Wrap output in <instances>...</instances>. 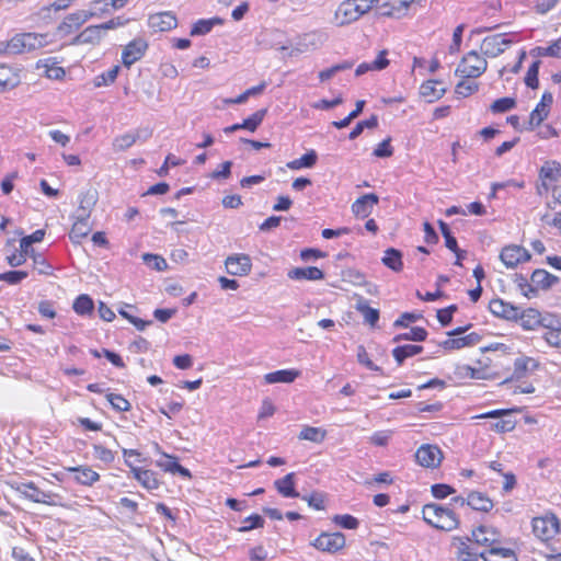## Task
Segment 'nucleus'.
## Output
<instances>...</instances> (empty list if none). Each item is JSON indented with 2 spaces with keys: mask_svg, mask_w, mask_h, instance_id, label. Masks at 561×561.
<instances>
[{
  "mask_svg": "<svg viewBox=\"0 0 561 561\" xmlns=\"http://www.w3.org/2000/svg\"><path fill=\"white\" fill-rule=\"evenodd\" d=\"M540 60L534 61L527 70L525 76V84L531 89H537L539 85L538 73L540 68Z\"/></svg>",
  "mask_w": 561,
  "mask_h": 561,
  "instance_id": "50",
  "label": "nucleus"
},
{
  "mask_svg": "<svg viewBox=\"0 0 561 561\" xmlns=\"http://www.w3.org/2000/svg\"><path fill=\"white\" fill-rule=\"evenodd\" d=\"M299 375L300 373L296 369H280L266 374L264 380L266 383H290Z\"/></svg>",
  "mask_w": 561,
  "mask_h": 561,
  "instance_id": "31",
  "label": "nucleus"
},
{
  "mask_svg": "<svg viewBox=\"0 0 561 561\" xmlns=\"http://www.w3.org/2000/svg\"><path fill=\"white\" fill-rule=\"evenodd\" d=\"M541 181L558 182L561 178V164L557 161H547L539 171Z\"/></svg>",
  "mask_w": 561,
  "mask_h": 561,
  "instance_id": "34",
  "label": "nucleus"
},
{
  "mask_svg": "<svg viewBox=\"0 0 561 561\" xmlns=\"http://www.w3.org/2000/svg\"><path fill=\"white\" fill-rule=\"evenodd\" d=\"M390 138L382 140L378 146L374 149L373 154L377 158H388L393 153V149L390 145Z\"/></svg>",
  "mask_w": 561,
  "mask_h": 561,
  "instance_id": "63",
  "label": "nucleus"
},
{
  "mask_svg": "<svg viewBox=\"0 0 561 561\" xmlns=\"http://www.w3.org/2000/svg\"><path fill=\"white\" fill-rule=\"evenodd\" d=\"M312 546L321 551L336 552L345 546V537L342 533H323L314 539Z\"/></svg>",
  "mask_w": 561,
  "mask_h": 561,
  "instance_id": "10",
  "label": "nucleus"
},
{
  "mask_svg": "<svg viewBox=\"0 0 561 561\" xmlns=\"http://www.w3.org/2000/svg\"><path fill=\"white\" fill-rule=\"evenodd\" d=\"M142 259L148 266L156 271H164L168 266L167 261L157 254L146 253Z\"/></svg>",
  "mask_w": 561,
  "mask_h": 561,
  "instance_id": "60",
  "label": "nucleus"
},
{
  "mask_svg": "<svg viewBox=\"0 0 561 561\" xmlns=\"http://www.w3.org/2000/svg\"><path fill=\"white\" fill-rule=\"evenodd\" d=\"M138 139H140L139 134L126 133V134L119 135V136L115 137L113 140V144H112L113 150L116 152L125 151L128 148H130L134 144H136Z\"/></svg>",
  "mask_w": 561,
  "mask_h": 561,
  "instance_id": "37",
  "label": "nucleus"
},
{
  "mask_svg": "<svg viewBox=\"0 0 561 561\" xmlns=\"http://www.w3.org/2000/svg\"><path fill=\"white\" fill-rule=\"evenodd\" d=\"M148 48V43L144 38H135L128 43L122 53V62L129 68L136 61L140 60Z\"/></svg>",
  "mask_w": 561,
  "mask_h": 561,
  "instance_id": "9",
  "label": "nucleus"
},
{
  "mask_svg": "<svg viewBox=\"0 0 561 561\" xmlns=\"http://www.w3.org/2000/svg\"><path fill=\"white\" fill-rule=\"evenodd\" d=\"M21 83V70L16 67L0 64V92L9 91Z\"/></svg>",
  "mask_w": 561,
  "mask_h": 561,
  "instance_id": "14",
  "label": "nucleus"
},
{
  "mask_svg": "<svg viewBox=\"0 0 561 561\" xmlns=\"http://www.w3.org/2000/svg\"><path fill=\"white\" fill-rule=\"evenodd\" d=\"M119 66L116 65L110 68L107 71L96 76L94 79V85L100 88L112 84L116 80L119 73Z\"/></svg>",
  "mask_w": 561,
  "mask_h": 561,
  "instance_id": "44",
  "label": "nucleus"
},
{
  "mask_svg": "<svg viewBox=\"0 0 561 561\" xmlns=\"http://www.w3.org/2000/svg\"><path fill=\"white\" fill-rule=\"evenodd\" d=\"M539 367L537 359L528 356H520L514 360V369L511 379L519 380L524 378L528 371L536 370Z\"/></svg>",
  "mask_w": 561,
  "mask_h": 561,
  "instance_id": "23",
  "label": "nucleus"
},
{
  "mask_svg": "<svg viewBox=\"0 0 561 561\" xmlns=\"http://www.w3.org/2000/svg\"><path fill=\"white\" fill-rule=\"evenodd\" d=\"M378 126V117L376 115H371L368 119L360 121L356 124V126L352 129L348 135L351 140L356 139L365 128L374 129Z\"/></svg>",
  "mask_w": 561,
  "mask_h": 561,
  "instance_id": "47",
  "label": "nucleus"
},
{
  "mask_svg": "<svg viewBox=\"0 0 561 561\" xmlns=\"http://www.w3.org/2000/svg\"><path fill=\"white\" fill-rule=\"evenodd\" d=\"M91 14V19L101 18L111 12L105 0H93L90 2V8L88 9Z\"/></svg>",
  "mask_w": 561,
  "mask_h": 561,
  "instance_id": "56",
  "label": "nucleus"
},
{
  "mask_svg": "<svg viewBox=\"0 0 561 561\" xmlns=\"http://www.w3.org/2000/svg\"><path fill=\"white\" fill-rule=\"evenodd\" d=\"M265 114H266V110H259V111H256L250 117L245 118L241 123L242 128L247 129L249 131H255L256 128L263 122Z\"/></svg>",
  "mask_w": 561,
  "mask_h": 561,
  "instance_id": "48",
  "label": "nucleus"
},
{
  "mask_svg": "<svg viewBox=\"0 0 561 561\" xmlns=\"http://www.w3.org/2000/svg\"><path fill=\"white\" fill-rule=\"evenodd\" d=\"M478 89L479 84L477 82L462 80L457 83L455 93L461 98H467L477 92Z\"/></svg>",
  "mask_w": 561,
  "mask_h": 561,
  "instance_id": "55",
  "label": "nucleus"
},
{
  "mask_svg": "<svg viewBox=\"0 0 561 561\" xmlns=\"http://www.w3.org/2000/svg\"><path fill=\"white\" fill-rule=\"evenodd\" d=\"M422 513L427 524L444 531H451L459 525L457 515L449 507L438 504H426Z\"/></svg>",
  "mask_w": 561,
  "mask_h": 561,
  "instance_id": "1",
  "label": "nucleus"
},
{
  "mask_svg": "<svg viewBox=\"0 0 561 561\" xmlns=\"http://www.w3.org/2000/svg\"><path fill=\"white\" fill-rule=\"evenodd\" d=\"M420 93L422 96L426 98L428 102H435L443 98L446 93V89L442 87L440 81L428 80L421 85Z\"/></svg>",
  "mask_w": 561,
  "mask_h": 561,
  "instance_id": "26",
  "label": "nucleus"
},
{
  "mask_svg": "<svg viewBox=\"0 0 561 561\" xmlns=\"http://www.w3.org/2000/svg\"><path fill=\"white\" fill-rule=\"evenodd\" d=\"M96 198L95 195L91 192H87L80 195L79 207L76 210V214L90 217L91 209L95 205Z\"/></svg>",
  "mask_w": 561,
  "mask_h": 561,
  "instance_id": "43",
  "label": "nucleus"
},
{
  "mask_svg": "<svg viewBox=\"0 0 561 561\" xmlns=\"http://www.w3.org/2000/svg\"><path fill=\"white\" fill-rule=\"evenodd\" d=\"M14 490L23 497L34 502L46 504L50 506H57L62 504V496L39 489L34 482H16L13 485Z\"/></svg>",
  "mask_w": 561,
  "mask_h": 561,
  "instance_id": "2",
  "label": "nucleus"
},
{
  "mask_svg": "<svg viewBox=\"0 0 561 561\" xmlns=\"http://www.w3.org/2000/svg\"><path fill=\"white\" fill-rule=\"evenodd\" d=\"M91 19L90 11L88 10H78L68 14L61 24L59 25V31L62 33H70L73 28H79L82 24L88 22Z\"/></svg>",
  "mask_w": 561,
  "mask_h": 561,
  "instance_id": "18",
  "label": "nucleus"
},
{
  "mask_svg": "<svg viewBox=\"0 0 561 561\" xmlns=\"http://www.w3.org/2000/svg\"><path fill=\"white\" fill-rule=\"evenodd\" d=\"M274 486L284 497L294 499L299 496V493L295 489L294 472L287 473L284 478L276 480Z\"/></svg>",
  "mask_w": 561,
  "mask_h": 561,
  "instance_id": "29",
  "label": "nucleus"
},
{
  "mask_svg": "<svg viewBox=\"0 0 561 561\" xmlns=\"http://www.w3.org/2000/svg\"><path fill=\"white\" fill-rule=\"evenodd\" d=\"M28 276L25 271H8L0 273V280L7 282L10 285H16Z\"/></svg>",
  "mask_w": 561,
  "mask_h": 561,
  "instance_id": "59",
  "label": "nucleus"
},
{
  "mask_svg": "<svg viewBox=\"0 0 561 561\" xmlns=\"http://www.w3.org/2000/svg\"><path fill=\"white\" fill-rule=\"evenodd\" d=\"M226 270L230 275L244 276L251 272L252 262L247 254H233L227 257Z\"/></svg>",
  "mask_w": 561,
  "mask_h": 561,
  "instance_id": "13",
  "label": "nucleus"
},
{
  "mask_svg": "<svg viewBox=\"0 0 561 561\" xmlns=\"http://www.w3.org/2000/svg\"><path fill=\"white\" fill-rule=\"evenodd\" d=\"M416 462L424 468H437L443 460V453L435 445L424 444L415 453Z\"/></svg>",
  "mask_w": 561,
  "mask_h": 561,
  "instance_id": "8",
  "label": "nucleus"
},
{
  "mask_svg": "<svg viewBox=\"0 0 561 561\" xmlns=\"http://www.w3.org/2000/svg\"><path fill=\"white\" fill-rule=\"evenodd\" d=\"M89 218L90 217L75 214V222L70 231L71 240L80 242L81 239L85 238L90 233L92 228L89 224Z\"/></svg>",
  "mask_w": 561,
  "mask_h": 561,
  "instance_id": "30",
  "label": "nucleus"
},
{
  "mask_svg": "<svg viewBox=\"0 0 561 561\" xmlns=\"http://www.w3.org/2000/svg\"><path fill=\"white\" fill-rule=\"evenodd\" d=\"M288 277L295 280H320L324 278V273L316 266L296 267L288 272Z\"/></svg>",
  "mask_w": 561,
  "mask_h": 561,
  "instance_id": "25",
  "label": "nucleus"
},
{
  "mask_svg": "<svg viewBox=\"0 0 561 561\" xmlns=\"http://www.w3.org/2000/svg\"><path fill=\"white\" fill-rule=\"evenodd\" d=\"M370 10V3L362 7L357 3V0H347L342 2L335 13L334 21L336 25L344 26L352 22L357 21L363 14Z\"/></svg>",
  "mask_w": 561,
  "mask_h": 561,
  "instance_id": "5",
  "label": "nucleus"
},
{
  "mask_svg": "<svg viewBox=\"0 0 561 561\" xmlns=\"http://www.w3.org/2000/svg\"><path fill=\"white\" fill-rule=\"evenodd\" d=\"M107 401L111 403L113 409L118 412H125L130 409V403L123 396L116 393H108L106 396Z\"/></svg>",
  "mask_w": 561,
  "mask_h": 561,
  "instance_id": "58",
  "label": "nucleus"
},
{
  "mask_svg": "<svg viewBox=\"0 0 561 561\" xmlns=\"http://www.w3.org/2000/svg\"><path fill=\"white\" fill-rule=\"evenodd\" d=\"M481 553H484V551H478L467 541L460 540L457 552L459 561H478L481 558Z\"/></svg>",
  "mask_w": 561,
  "mask_h": 561,
  "instance_id": "38",
  "label": "nucleus"
},
{
  "mask_svg": "<svg viewBox=\"0 0 561 561\" xmlns=\"http://www.w3.org/2000/svg\"><path fill=\"white\" fill-rule=\"evenodd\" d=\"M484 561H517V557L512 549L492 547L490 550L481 553Z\"/></svg>",
  "mask_w": 561,
  "mask_h": 561,
  "instance_id": "32",
  "label": "nucleus"
},
{
  "mask_svg": "<svg viewBox=\"0 0 561 561\" xmlns=\"http://www.w3.org/2000/svg\"><path fill=\"white\" fill-rule=\"evenodd\" d=\"M26 51H32L47 45V35L36 33H23Z\"/></svg>",
  "mask_w": 561,
  "mask_h": 561,
  "instance_id": "41",
  "label": "nucleus"
},
{
  "mask_svg": "<svg viewBox=\"0 0 561 561\" xmlns=\"http://www.w3.org/2000/svg\"><path fill=\"white\" fill-rule=\"evenodd\" d=\"M542 339L549 346L561 350V323L554 318L546 319Z\"/></svg>",
  "mask_w": 561,
  "mask_h": 561,
  "instance_id": "19",
  "label": "nucleus"
},
{
  "mask_svg": "<svg viewBox=\"0 0 561 561\" xmlns=\"http://www.w3.org/2000/svg\"><path fill=\"white\" fill-rule=\"evenodd\" d=\"M422 351H423V347L420 345L407 344V345H400V346H397L396 348H393L392 355H393L396 362L398 363V365H402L407 358L417 355Z\"/></svg>",
  "mask_w": 561,
  "mask_h": 561,
  "instance_id": "36",
  "label": "nucleus"
},
{
  "mask_svg": "<svg viewBox=\"0 0 561 561\" xmlns=\"http://www.w3.org/2000/svg\"><path fill=\"white\" fill-rule=\"evenodd\" d=\"M427 332L424 328L413 327L409 332L394 336L393 341L399 342L402 340L422 342L426 339Z\"/></svg>",
  "mask_w": 561,
  "mask_h": 561,
  "instance_id": "45",
  "label": "nucleus"
},
{
  "mask_svg": "<svg viewBox=\"0 0 561 561\" xmlns=\"http://www.w3.org/2000/svg\"><path fill=\"white\" fill-rule=\"evenodd\" d=\"M72 308L80 316H89L94 309V304L89 295L82 294L76 298Z\"/></svg>",
  "mask_w": 561,
  "mask_h": 561,
  "instance_id": "40",
  "label": "nucleus"
},
{
  "mask_svg": "<svg viewBox=\"0 0 561 561\" xmlns=\"http://www.w3.org/2000/svg\"><path fill=\"white\" fill-rule=\"evenodd\" d=\"M318 156L314 150L301 156L299 159H295L287 163V167L291 170H298L301 168H311L316 164Z\"/></svg>",
  "mask_w": 561,
  "mask_h": 561,
  "instance_id": "42",
  "label": "nucleus"
},
{
  "mask_svg": "<svg viewBox=\"0 0 561 561\" xmlns=\"http://www.w3.org/2000/svg\"><path fill=\"white\" fill-rule=\"evenodd\" d=\"M327 436V431L320 427L305 426L299 435V439L309 440L312 443H322Z\"/></svg>",
  "mask_w": 561,
  "mask_h": 561,
  "instance_id": "39",
  "label": "nucleus"
},
{
  "mask_svg": "<svg viewBox=\"0 0 561 561\" xmlns=\"http://www.w3.org/2000/svg\"><path fill=\"white\" fill-rule=\"evenodd\" d=\"M516 106V101L513 98H501L495 100L491 106L490 110L493 113H505Z\"/></svg>",
  "mask_w": 561,
  "mask_h": 561,
  "instance_id": "53",
  "label": "nucleus"
},
{
  "mask_svg": "<svg viewBox=\"0 0 561 561\" xmlns=\"http://www.w3.org/2000/svg\"><path fill=\"white\" fill-rule=\"evenodd\" d=\"M500 259L506 267H515L522 262L530 260L529 252L520 245H507L503 248Z\"/></svg>",
  "mask_w": 561,
  "mask_h": 561,
  "instance_id": "11",
  "label": "nucleus"
},
{
  "mask_svg": "<svg viewBox=\"0 0 561 561\" xmlns=\"http://www.w3.org/2000/svg\"><path fill=\"white\" fill-rule=\"evenodd\" d=\"M104 34L102 32V28L100 27V24L98 25H90L85 27L83 31H81L75 38L73 44L76 45H83V44H91V45H98L103 39Z\"/></svg>",
  "mask_w": 561,
  "mask_h": 561,
  "instance_id": "22",
  "label": "nucleus"
},
{
  "mask_svg": "<svg viewBox=\"0 0 561 561\" xmlns=\"http://www.w3.org/2000/svg\"><path fill=\"white\" fill-rule=\"evenodd\" d=\"M520 320V325L526 330H535L537 327H542L545 329V323H548L546 319H550V316H541V313L534 308H528L524 310L520 314H518Z\"/></svg>",
  "mask_w": 561,
  "mask_h": 561,
  "instance_id": "17",
  "label": "nucleus"
},
{
  "mask_svg": "<svg viewBox=\"0 0 561 561\" xmlns=\"http://www.w3.org/2000/svg\"><path fill=\"white\" fill-rule=\"evenodd\" d=\"M333 522L345 529H356L358 527V519L352 515H335Z\"/></svg>",
  "mask_w": 561,
  "mask_h": 561,
  "instance_id": "61",
  "label": "nucleus"
},
{
  "mask_svg": "<svg viewBox=\"0 0 561 561\" xmlns=\"http://www.w3.org/2000/svg\"><path fill=\"white\" fill-rule=\"evenodd\" d=\"M357 310L362 313L366 323L370 324L371 327L376 325L379 320L378 309L371 308L365 304H359L357 306Z\"/></svg>",
  "mask_w": 561,
  "mask_h": 561,
  "instance_id": "49",
  "label": "nucleus"
},
{
  "mask_svg": "<svg viewBox=\"0 0 561 561\" xmlns=\"http://www.w3.org/2000/svg\"><path fill=\"white\" fill-rule=\"evenodd\" d=\"M467 505L476 511L489 512L493 507V502L484 493L473 491L467 497Z\"/></svg>",
  "mask_w": 561,
  "mask_h": 561,
  "instance_id": "33",
  "label": "nucleus"
},
{
  "mask_svg": "<svg viewBox=\"0 0 561 561\" xmlns=\"http://www.w3.org/2000/svg\"><path fill=\"white\" fill-rule=\"evenodd\" d=\"M381 261L393 272H400L403 267L402 253L394 248L387 249Z\"/></svg>",
  "mask_w": 561,
  "mask_h": 561,
  "instance_id": "35",
  "label": "nucleus"
},
{
  "mask_svg": "<svg viewBox=\"0 0 561 561\" xmlns=\"http://www.w3.org/2000/svg\"><path fill=\"white\" fill-rule=\"evenodd\" d=\"M154 449L157 453L161 454V458L156 461V465L161 468L165 472H170L172 474L179 473L184 478H191V472L188 469L182 467L176 457L168 455L160 450V446L158 444L154 445Z\"/></svg>",
  "mask_w": 561,
  "mask_h": 561,
  "instance_id": "12",
  "label": "nucleus"
},
{
  "mask_svg": "<svg viewBox=\"0 0 561 561\" xmlns=\"http://www.w3.org/2000/svg\"><path fill=\"white\" fill-rule=\"evenodd\" d=\"M264 525V518L261 515L253 514L248 516L243 520V526H241L238 530L240 533H248L255 528H261Z\"/></svg>",
  "mask_w": 561,
  "mask_h": 561,
  "instance_id": "57",
  "label": "nucleus"
},
{
  "mask_svg": "<svg viewBox=\"0 0 561 561\" xmlns=\"http://www.w3.org/2000/svg\"><path fill=\"white\" fill-rule=\"evenodd\" d=\"M93 456L104 463H112L115 459V454L100 444L93 445Z\"/></svg>",
  "mask_w": 561,
  "mask_h": 561,
  "instance_id": "54",
  "label": "nucleus"
},
{
  "mask_svg": "<svg viewBox=\"0 0 561 561\" xmlns=\"http://www.w3.org/2000/svg\"><path fill=\"white\" fill-rule=\"evenodd\" d=\"M148 25L154 32H167L176 27L178 20L176 16L170 12H160L156 14H151L148 19Z\"/></svg>",
  "mask_w": 561,
  "mask_h": 561,
  "instance_id": "15",
  "label": "nucleus"
},
{
  "mask_svg": "<svg viewBox=\"0 0 561 561\" xmlns=\"http://www.w3.org/2000/svg\"><path fill=\"white\" fill-rule=\"evenodd\" d=\"M530 280L531 285L536 288V290L538 288L546 290L551 288L554 284H557L559 282V278L550 274L546 270L539 268L533 272Z\"/></svg>",
  "mask_w": 561,
  "mask_h": 561,
  "instance_id": "27",
  "label": "nucleus"
},
{
  "mask_svg": "<svg viewBox=\"0 0 561 561\" xmlns=\"http://www.w3.org/2000/svg\"><path fill=\"white\" fill-rule=\"evenodd\" d=\"M514 282L517 285V287L520 289L523 295L526 296L527 298H530V297H534L537 295L536 288L528 282L527 277L524 276L523 274H516Z\"/></svg>",
  "mask_w": 561,
  "mask_h": 561,
  "instance_id": "51",
  "label": "nucleus"
},
{
  "mask_svg": "<svg viewBox=\"0 0 561 561\" xmlns=\"http://www.w3.org/2000/svg\"><path fill=\"white\" fill-rule=\"evenodd\" d=\"M329 41V34L324 30H313L297 37L289 55L313 51L321 48Z\"/></svg>",
  "mask_w": 561,
  "mask_h": 561,
  "instance_id": "4",
  "label": "nucleus"
},
{
  "mask_svg": "<svg viewBox=\"0 0 561 561\" xmlns=\"http://www.w3.org/2000/svg\"><path fill=\"white\" fill-rule=\"evenodd\" d=\"M139 483L148 491H153L159 489L160 482L157 478V474L149 469H146L142 473Z\"/></svg>",
  "mask_w": 561,
  "mask_h": 561,
  "instance_id": "52",
  "label": "nucleus"
},
{
  "mask_svg": "<svg viewBox=\"0 0 561 561\" xmlns=\"http://www.w3.org/2000/svg\"><path fill=\"white\" fill-rule=\"evenodd\" d=\"M490 311L496 316L507 320L516 319L519 314L517 308L503 301L502 299H493L490 302Z\"/></svg>",
  "mask_w": 561,
  "mask_h": 561,
  "instance_id": "24",
  "label": "nucleus"
},
{
  "mask_svg": "<svg viewBox=\"0 0 561 561\" xmlns=\"http://www.w3.org/2000/svg\"><path fill=\"white\" fill-rule=\"evenodd\" d=\"M432 494L436 499H445L455 493V489L448 484L437 483L432 485Z\"/></svg>",
  "mask_w": 561,
  "mask_h": 561,
  "instance_id": "64",
  "label": "nucleus"
},
{
  "mask_svg": "<svg viewBox=\"0 0 561 561\" xmlns=\"http://www.w3.org/2000/svg\"><path fill=\"white\" fill-rule=\"evenodd\" d=\"M486 59L478 51L471 50L466 54L456 68L455 75L465 79H476L485 72Z\"/></svg>",
  "mask_w": 561,
  "mask_h": 561,
  "instance_id": "3",
  "label": "nucleus"
},
{
  "mask_svg": "<svg viewBox=\"0 0 561 561\" xmlns=\"http://www.w3.org/2000/svg\"><path fill=\"white\" fill-rule=\"evenodd\" d=\"M533 531L542 541L552 539L560 530V523L556 515L546 514L533 519Z\"/></svg>",
  "mask_w": 561,
  "mask_h": 561,
  "instance_id": "6",
  "label": "nucleus"
},
{
  "mask_svg": "<svg viewBox=\"0 0 561 561\" xmlns=\"http://www.w3.org/2000/svg\"><path fill=\"white\" fill-rule=\"evenodd\" d=\"M224 19L219 16H214L210 19H199L197 20L192 28H191V36H203L211 32V30L217 25L224 24Z\"/></svg>",
  "mask_w": 561,
  "mask_h": 561,
  "instance_id": "28",
  "label": "nucleus"
},
{
  "mask_svg": "<svg viewBox=\"0 0 561 561\" xmlns=\"http://www.w3.org/2000/svg\"><path fill=\"white\" fill-rule=\"evenodd\" d=\"M67 471L75 473V481L81 485L91 486L100 480V474L89 466L69 467Z\"/></svg>",
  "mask_w": 561,
  "mask_h": 561,
  "instance_id": "21",
  "label": "nucleus"
},
{
  "mask_svg": "<svg viewBox=\"0 0 561 561\" xmlns=\"http://www.w3.org/2000/svg\"><path fill=\"white\" fill-rule=\"evenodd\" d=\"M379 202V197L374 193H368L357 198L352 204V211L357 218H367L375 205Z\"/></svg>",
  "mask_w": 561,
  "mask_h": 561,
  "instance_id": "16",
  "label": "nucleus"
},
{
  "mask_svg": "<svg viewBox=\"0 0 561 561\" xmlns=\"http://www.w3.org/2000/svg\"><path fill=\"white\" fill-rule=\"evenodd\" d=\"M513 43L507 34H494L486 36L481 43V53L485 57H497Z\"/></svg>",
  "mask_w": 561,
  "mask_h": 561,
  "instance_id": "7",
  "label": "nucleus"
},
{
  "mask_svg": "<svg viewBox=\"0 0 561 561\" xmlns=\"http://www.w3.org/2000/svg\"><path fill=\"white\" fill-rule=\"evenodd\" d=\"M499 531L488 526H480L472 531V541L479 546L492 548L499 541Z\"/></svg>",
  "mask_w": 561,
  "mask_h": 561,
  "instance_id": "20",
  "label": "nucleus"
},
{
  "mask_svg": "<svg viewBox=\"0 0 561 561\" xmlns=\"http://www.w3.org/2000/svg\"><path fill=\"white\" fill-rule=\"evenodd\" d=\"M550 111L539 104L531 111L528 122V130H533L534 127L539 126L549 115Z\"/></svg>",
  "mask_w": 561,
  "mask_h": 561,
  "instance_id": "46",
  "label": "nucleus"
},
{
  "mask_svg": "<svg viewBox=\"0 0 561 561\" xmlns=\"http://www.w3.org/2000/svg\"><path fill=\"white\" fill-rule=\"evenodd\" d=\"M357 360L359 364L364 365L369 370L381 371V368L379 366L375 365L370 360L368 353L366 352L365 347L362 345L358 346V348H357Z\"/></svg>",
  "mask_w": 561,
  "mask_h": 561,
  "instance_id": "62",
  "label": "nucleus"
}]
</instances>
